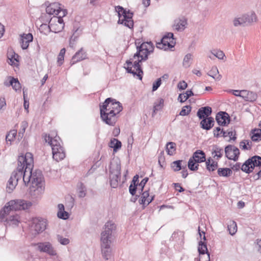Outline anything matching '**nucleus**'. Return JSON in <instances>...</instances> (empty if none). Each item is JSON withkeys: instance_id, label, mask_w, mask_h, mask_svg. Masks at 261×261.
I'll use <instances>...</instances> for the list:
<instances>
[{"instance_id": "1", "label": "nucleus", "mask_w": 261, "mask_h": 261, "mask_svg": "<svg viewBox=\"0 0 261 261\" xmlns=\"http://www.w3.org/2000/svg\"><path fill=\"white\" fill-rule=\"evenodd\" d=\"M34 166L33 155L31 152H27L24 155H21L18 158V166L16 170L14 171L12 176L17 183L19 179L22 177L23 181L27 185L28 184L27 177L28 170Z\"/></svg>"}, {"instance_id": "2", "label": "nucleus", "mask_w": 261, "mask_h": 261, "mask_svg": "<svg viewBox=\"0 0 261 261\" xmlns=\"http://www.w3.org/2000/svg\"><path fill=\"white\" fill-rule=\"evenodd\" d=\"M33 168L28 170L27 177L28 184L32 180V186L30 187V193L32 196L41 194L44 190V180L42 171L40 170L33 171Z\"/></svg>"}, {"instance_id": "3", "label": "nucleus", "mask_w": 261, "mask_h": 261, "mask_svg": "<svg viewBox=\"0 0 261 261\" xmlns=\"http://www.w3.org/2000/svg\"><path fill=\"white\" fill-rule=\"evenodd\" d=\"M31 205V202L24 200H11L0 211V219L3 220L7 214L10 215V213H16L17 211L27 210Z\"/></svg>"}, {"instance_id": "4", "label": "nucleus", "mask_w": 261, "mask_h": 261, "mask_svg": "<svg viewBox=\"0 0 261 261\" xmlns=\"http://www.w3.org/2000/svg\"><path fill=\"white\" fill-rule=\"evenodd\" d=\"M45 142H48V144L51 147L52 154L53 159L59 162L65 158V152L64 147L61 145L62 141L58 136H56L54 138L51 137L49 135L45 134L43 136Z\"/></svg>"}, {"instance_id": "5", "label": "nucleus", "mask_w": 261, "mask_h": 261, "mask_svg": "<svg viewBox=\"0 0 261 261\" xmlns=\"http://www.w3.org/2000/svg\"><path fill=\"white\" fill-rule=\"evenodd\" d=\"M261 167V156L254 155L249 158L242 164L241 170L246 173L249 174L253 172L255 167Z\"/></svg>"}, {"instance_id": "6", "label": "nucleus", "mask_w": 261, "mask_h": 261, "mask_svg": "<svg viewBox=\"0 0 261 261\" xmlns=\"http://www.w3.org/2000/svg\"><path fill=\"white\" fill-rule=\"evenodd\" d=\"M116 99L111 97L106 99L105 101L99 105L100 118L105 123L108 122L109 112L112 110V107L114 105V101Z\"/></svg>"}, {"instance_id": "7", "label": "nucleus", "mask_w": 261, "mask_h": 261, "mask_svg": "<svg viewBox=\"0 0 261 261\" xmlns=\"http://www.w3.org/2000/svg\"><path fill=\"white\" fill-rule=\"evenodd\" d=\"M104 229L101 233L100 241H112V237L116 233V225L112 221H109L105 224Z\"/></svg>"}, {"instance_id": "8", "label": "nucleus", "mask_w": 261, "mask_h": 261, "mask_svg": "<svg viewBox=\"0 0 261 261\" xmlns=\"http://www.w3.org/2000/svg\"><path fill=\"white\" fill-rule=\"evenodd\" d=\"M112 109L109 112L108 122L106 121L105 123L110 126H114L117 121V115L122 110L123 107L120 102L115 100Z\"/></svg>"}, {"instance_id": "9", "label": "nucleus", "mask_w": 261, "mask_h": 261, "mask_svg": "<svg viewBox=\"0 0 261 261\" xmlns=\"http://www.w3.org/2000/svg\"><path fill=\"white\" fill-rule=\"evenodd\" d=\"M154 45L153 43L150 42H143L140 45L137 46V52L134 54L133 58L141 56V55L146 56L148 58V55L153 53L154 50Z\"/></svg>"}, {"instance_id": "10", "label": "nucleus", "mask_w": 261, "mask_h": 261, "mask_svg": "<svg viewBox=\"0 0 261 261\" xmlns=\"http://www.w3.org/2000/svg\"><path fill=\"white\" fill-rule=\"evenodd\" d=\"M225 156L228 160L237 161L240 154L238 147L232 145H228L225 147Z\"/></svg>"}, {"instance_id": "11", "label": "nucleus", "mask_w": 261, "mask_h": 261, "mask_svg": "<svg viewBox=\"0 0 261 261\" xmlns=\"http://www.w3.org/2000/svg\"><path fill=\"white\" fill-rule=\"evenodd\" d=\"M216 120L218 125L225 126L229 124L230 118L226 112L220 111L216 114Z\"/></svg>"}, {"instance_id": "12", "label": "nucleus", "mask_w": 261, "mask_h": 261, "mask_svg": "<svg viewBox=\"0 0 261 261\" xmlns=\"http://www.w3.org/2000/svg\"><path fill=\"white\" fill-rule=\"evenodd\" d=\"M38 250L40 252H45L51 256L57 255L56 250L54 248L52 245L49 242L39 243L37 244Z\"/></svg>"}, {"instance_id": "13", "label": "nucleus", "mask_w": 261, "mask_h": 261, "mask_svg": "<svg viewBox=\"0 0 261 261\" xmlns=\"http://www.w3.org/2000/svg\"><path fill=\"white\" fill-rule=\"evenodd\" d=\"M115 10L118 13L119 19H120L121 17L123 16V18L121 19V21L133 20V13L131 12L129 10L127 11L120 6H116Z\"/></svg>"}, {"instance_id": "14", "label": "nucleus", "mask_w": 261, "mask_h": 261, "mask_svg": "<svg viewBox=\"0 0 261 261\" xmlns=\"http://www.w3.org/2000/svg\"><path fill=\"white\" fill-rule=\"evenodd\" d=\"M19 216L16 213H10V215L7 214L3 220L0 219L1 221L6 223L5 224L7 225H18L19 222Z\"/></svg>"}, {"instance_id": "15", "label": "nucleus", "mask_w": 261, "mask_h": 261, "mask_svg": "<svg viewBox=\"0 0 261 261\" xmlns=\"http://www.w3.org/2000/svg\"><path fill=\"white\" fill-rule=\"evenodd\" d=\"M111 243L112 241H101V249L102 256L107 260L109 259L111 255Z\"/></svg>"}, {"instance_id": "16", "label": "nucleus", "mask_w": 261, "mask_h": 261, "mask_svg": "<svg viewBox=\"0 0 261 261\" xmlns=\"http://www.w3.org/2000/svg\"><path fill=\"white\" fill-rule=\"evenodd\" d=\"M212 113V109L209 106H205L199 108L197 112V116L199 119L210 117Z\"/></svg>"}, {"instance_id": "17", "label": "nucleus", "mask_w": 261, "mask_h": 261, "mask_svg": "<svg viewBox=\"0 0 261 261\" xmlns=\"http://www.w3.org/2000/svg\"><path fill=\"white\" fill-rule=\"evenodd\" d=\"M87 53L83 49V48H81L73 56L70 62V64L71 65H73L78 62L87 59Z\"/></svg>"}, {"instance_id": "18", "label": "nucleus", "mask_w": 261, "mask_h": 261, "mask_svg": "<svg viewBox=\"0 0 261 261\" xmlns=\"http://www.w3.org/2000/svg\"><path fill=\"white\" fill-rule=\"evenodd\" d=\"M33 227L35 231L37 233H39L44 231L46 226V222L45 220L42 219H37L34 220L33 221Z\"/></svg>"}, {"instance_id": "19", "label": "nucleus", "mask_w": 261, "mask_h": 261, "mask_svg": "<svg viewBox=\"0 0 261 261\" xmlns=\"http://www.w3.org/2000/svg\"><path fill=\"white\" fill-rule=\"evenodd\" d=\"M198 251L199 254L204 255L205 256V260L210 261V255L207 250L206 243L205 241H200L198 243Z\"/></svg>"}, {"instance_id": "20", "label": "nucleus", "mask_w": 261, "mask_h": 261, "mask_svg": "<svg viewBox=\"0 0 261 261\" xmlns=\"http://www.w3.org/2000/svg\"><path fill=\"white\" fill-rule=\"evenodd\" d=\"M33 36L31 33L23 34L21 35L20 43L22 49H27L29 43L33 41Z\"/></svg>"}, {"instance_id": "21", "label": "nucleus", "mask_w": 261, "mask_h": 261, "mask_svg": "<svg viewBox=\"0 0 261 261\" xmlns=\"http://www.w3.org/2000/svg\"><path fill=\"white\" fill-rule=\"evenodd\" d=\"M214 119L212 117L203 119L200 122V127L206 130H210L214 126Z\"/></svg>"}, {"instance_id": "22", "label": "nucleus", "mask_w": 261, "mask_h": 261, "mask_svg": "<svg viewBox=\"0 0 261 261\" xmlns=\"http://www.w3.org/2000/svg\"><path fill=\"white\" fill-rule=\"evenodd\" d=\"M175 44V41L169 40H165V41H163L162 38L160 42L156 43V46L158 48L166 50L170 48L173 47Z\"/></svg>"}, {"instance_id": "23", "label": "nucleus", "mask_w": 261, "mask_h": 261, "mask_svg": "<svg viewBox=\"0 0 261 261\" xmlns=\"http://www.w3.org/2000/svg\"><path fill=\"white\" fill-rule=\"evenodd\" d=\"M242 97L247 101L254 102L257 98V94L252 91L243 90Z\"/></svg>"}, {"instance_id": "24", "label": "nucleus", "mask_w": 261, "mask_h": 261, "mask_svg": "<svg viewBox=\"0 0 261 261\" xmlns=\"http://www.w3.org/2000/svg\"><path fill=\"white\" fill-rule=\"evenodd\" d=\"M192 160H195L196 162L201 163L206 161L205 154L201 150H197L194 152L191 157Z\"/></svg>"}, {"instance_id": "25", "label": "nucleus", "mask_w": 261, "mask_h": 261, "mask_svg": "<svg viewBox=\"0 0 261 261\" xmlns=\"http://www.w3.org/2000/svg\"><path fill=\"white\" fill-rule=\"evenodd\" d=\"M187 24V19L182 17L181 18L175 20L173 27L176 30L182 31L185 30Z\"/></svg>"}, {"instance_id": "26", "label": "nucleus", "mask_w": 261, "mask_h": 261, "mask_svg": "<svg viewBox=\"0 0 261 261\" xmlns=\"http://www.w3.org/2000/svg\"><path fill=\"white\" fill-rule=\"evenodd\" d=\"M139 175L136 174L134 176L129 187V192L132 195H135L137 190L139 184Z\"/></svg>"}, {"instance_id": "27", "label": "nucleus", "mask_w": 261, "mask_h": 261, "mask_svg": "<svg viewBox=\"0 0 261 261\" xmlns=\"http://www.w3.org/2000/svg\"><path fill=\"white\" fill-rule=\"evenodd\" d=\"M206 169L209 172L215 171L218 167V163L217 161H215L211 157L208 158L205 161Z\"/></svg>"}, {"instance_id": "28", "label": "nucleus", "mask_w": 261, "mask_h": 261, "mask_svg": "<svg viewBox=\"0 0 261 261\" xmlns=\"http://www.w3.org/2000/svg\"><path fill=\"white\" fill-rule=\"evenodd\" d=\"M121 165L119 162H111L110 165V174L121 175Z\"/></svg>"}, {"instance_id": "29", "label": "nucleus", "mask_w": 261, "mask_h": 261, "mask_svg": "<svg viewBox=\"0 0 261 261\" xmlns=\"http://www.w3.org/2000/svg\"><path fill=\"white\" fill-rule=\"evenodd\" d=\"M58 207L59 209L57 213L58 217L63 220L68 219L69 217V214L65 211L64 205L63 204H59Z\"/></svg>"}, {"instance_id": "30", "label": "nucleus", "mask_w": 261, "mask_h": 261, "mask_svg": "<svg viewBox=\"0 0 261 261\" xmlns=\"http://www.w3.org/2000/svg\"><path fill=\"white\" fill-rule=\"evenodd\" d=\"M136 68L137 72L132 70V67L128 66L125 68L127 72L129 73H132L134 75V76L137 75L139 79L141 80L142 79V74H143V71L141 68V66L139 67H134Z\"/></svg>"}, {"instance_id": "31", "label": "nucleus", "mask_w": 261, "mask_h": 261, "mask_svg": "<svg viewBox=\"0 0 261 261\" xmlns=\"http://www.w3.org/2000/svg\"><path fill=\"white\" fill-rule=\"evenodd\" d=\"M164 100L162 98H159L155 102H154L153 112L152 113V117H154L158 111L162 109L164 107Z\"/></svg>"}, {"instance_id": "32", "label": "nucleus", "mask_w": 261, "mask_h": 261, "mask_svg": "<svg viewBox=\"0 0 261 261\" xmlns=\"http://www.w3.org/2000/svg\"><path fill=\"white\" fill-rule=\"evenodd\" d=\"M251 140L254 142H258L261 140V129L254 128L250 133Z\"/></svg>"}, {"instance_id": "33", "label": "nucleus", "mask_w": 261, "mask_h": 261, "mask_svg": "<svg viewBox=\"0 0 261 261\" xmlns=\"http://www.w3.org/2000/svg\"><path fill=\"white\" fill-rule=\"evenodd\" d=\"M212 153L214 155L213 158H215L217 157L216 159L219 160L223 155V149L218 145H215L213 146Z\"/></svg>"}, {"instance_id": "34", "label": "nucleus", "mask_w": 261, "mask_h": 261, "mask_svg": "<svg viewBox=\"0 0 261 261\" xmlns=\"http://www.w3.org/2000/svg\"><path fill=\"white\" fill-rule=\"evenodd\" d=\"M49 22L51 32L57 33L61 32L63 30L62 24H59L56 22H55L53 18L50 19Z\"/></svg>"}, {"instance_id": "35", "label": "nucleus", "mask_w": 261, "mask_h": 261, "mask_svg": "<svg viewBox=\"0 0 261 261\" xmlns=\"http://www.w3.org/2000/svg\"><path fill=\"white\" fill-rule=\"evenodd\" d=\"M109 146L113 149L114 152H117L121 147L122 144L118 139L113 138L110 140Z\"/></svg>"}, {"instance_id": "36", "label": "nucleus", "mask_w": 261, "mask_h": 261, "mask_svg": "<svg viewBox=\"0 0 261 261\" xmlns=\"http://www.w3.org/2000/svg\"><path fill=\"white\" fill-rule=\"evenodd\" d=\"M217 173L219 176L228 177L231 175L232 171L229 168H219L218 169Z\"/></svg>"}, {"instance_id": "37", "label": "nucleus", "mask_w": 261, "mask_h": 261, "mask_svg": "<svg viewBox=\"0 0 261 261\" xmlns=\"http://www.w3.org/2000/svg\"><path fill=\"white\" fill-rule=\"evenodd\" d=\"M242 17L245 24L246 23H252L253 21H255L256 19V16L254 13L244 14L242 16Z\"/></svg>"}, {"instance_id": "38", "label": "nucleus", "mask_w": 261, "mask_h": 261, "mask_svg": "<svg viewBox=\"0 0 261 261\" xmlns=\"http://www.w3.org/2000/svg\"><path fill=\"white\" fill-rule=\"evenodd\" d=\"M194 93L192 90H188L185 93L179 94L178 96V100L182 103L186 101L189 97L194 95Z\"/></svg>"}, {"instance_id": "39", "label": "nucleus", "mask_w": 261, "mask_h": 261, "mask_svg": "<svg viewBox=\"0 0 261 261\" xmlns=\"http://www.w3.org/2000/svg\"><path fill=\"white\" fill-rule=\"evenodd\" d=\"M110 185L112 188H116L118 185V182L120 180V175L110 174Z\"/></svg>"}, {"instance_id": "40", "label": "nucleus", "mask_w": 261, "mask_h": 261, "mask_svg": "<svg viewBox=\"0 0 261 261\" xmlns=\"http://www.w3.org/2000/svg\"><path fill=\"white\" fill-rule=\"evenodd\" d=\"M182 160L175 161L171 164V168L175 172L178 171L181 169H185L186 168V165L185 166H182Z\"/></svg>"}, {"instance_id": "41", "label": "nucleus", "mask_w": 261, "mask_h": 261, "mask_svg": "<svg viewBox=\"0 0 261 261\" xmlns=\"http://www.w3.org/2000/svg\"><path fill=\"white\" fill-rule=\"evenodd\" d=\"M17 185V181H15V180L11 176L7 183V191L9 193H11L15 188Z\"/></svg>"}, {"instance_id": "42", "label": "nucleus", "mask_w": 261, "mask_h": 261, "mask_svg": "<svg viewBox=\"0 0 261 261\" xmlns=\"http://www.w3.org/2000/svg\"><path fill=\"white\" fill-rule=\"evenodd\" d=\"M139 193L141 195V198L139 200V203L140 204L142 205V207H143L144 205L146 204L147 198L149 197V190L143 191L142 192H140Z\"/></svg>"}, {"instance_id": "43", "label": "nucleus", "mask_w": 261, "mask_h": 261, "mask_svg": "<svg viewBox=\"0 0 261 261\" xmlns=\"http://www.w3.org/2000/svg\"><path fill=\"white\" fill-rule=\"evenodd\" d=\"M166 149L168 154L172 155L175 153L176 144L172 142H168L166 145Z\"/></svg>"}, {"instance_id": "44", "label": "nucleus", "mask_w": 261, "mask_h": 261, "mask_svg": "<svg viewBox=\"0 0 261 261\" xmlns=\"http://www.w3.org/2000/svg\"><path fill=\"white\" fill-rule=\"evenodd\" d=\"M199 163L196 162L195 160L190 158L188 162V167L189 169L192 171H197L198 169Z\"/></svg>"}, {"instance_id": "45", "label": "nucleus", "mask_w": 261, "mask_h": 261, "mask_svg": "<svg viewBox=\"0 0 261 261\" xmlns=\"http://www.w3.org/2000/svg\"><path fill=\"white\" fill-rule=\"evenodd\" d=\"M17 135V130L15 129L11 130L9 133L6 136V141L7 143L8 144V142H11L15 138ZM11 143H9L11 145Z\"/></svg>"}, {"instance_id": "46", "label": "nucleus", "mask_w": 261, "mask_h": 261, "mask_svg": "<svg viewBox=\"0 0 261 261\" xmlns=\"http://www.w3.org/2000/svg\"><path fill=\"white\" fill-rule=\"evenodd\" d=\"M228 230L231 236L234 235L237 231V223L234 221H230L229 224L228 225Z\"/></svg>"}, {"instance_id": "47", "label": "nucleus", "mask_w": 261, "mask_h": 261, "mask_svg": "<svg viewBox=\"0 0 261 261\" xmlns=\"http://www.w3.org/2000/svg\"><path fill=\"white\" fill-rule=\"evenodd\" d=\"M28 123L26 121H23L20 124V128L18 134V138L21 139L25 133L26 128L28 127Z\"/></svg>"}, {"instance_id": "48", "label": "nucleus", "mask_w": 261, "mask_h": 261, "mask_svg": "<svg viewBox=\"0 0 261 261\" xmlns=\"http://www.w3.org/2000/svg\"><path fill=\"white\" fill-rule=\"evenodd\" d=\"M218 73H219V71H218V69L217 67L216 66H214L212 68L211 70L209 71V72L207 73V74L214 79H216V80H220L221 78V75L220 74L218 75V77L215 78V76Z\"/></svg>"}, {"instance_id": "49", "label": "nucleus", "mask_w": 261, "mask_h": 261, "mask_svg": "<svg viewBox=\"0 0 261 261\" xmlns=\"http://www.w3.org/2000/svg\"><path fill=\"white\" fill-rule=\"evenodd\" d=\"M79 29H76V30L73 33L72 36L71 37L69 42L70 46H72L74 45V42L76 41L80 34L81 33V32L79 33ZM80 32H81V30H80Z\"/></svg>"}, {"instance_id": "50", "label": "nucleus", "mask_w": 261, "mask_h": 261, "mask_svg": "<svg viewBox=\"0 0 261 261\" xmlns=\"http://www.w3.org/2000/svg\"><path fill=\"white\" fill-rule=\"evenodd\" d=\"M39 30L41 33H43L45 35H47L51 32L49 24L48 25L44 23L42 24L40 26Z\"/></svg>"}, {"instance_id": "51", "label": "nucleus", "mask_w": 261, "mask_h": 261, "mask_svg": "<svg viewBox=\"0 0 261 261\" xmlns=\"http://www.w3.org/2000/svg\"><path fill=\"white\" fill-rule=\"evenodd\" d=\"M192 107L190 105H187L182 107L179 115L180 116H187L189 115L191 111Z\"/></svg>"}, {"instance_id": "52", "label": "nucleus", "mask_w": 261, "mask_h": 261, "mask_svg": "<svg viewBox=\"0 0 261 261\" xmlns=\"http://www.w3.org/2000/svg\"><path fill=\"white\" fill-rule=\"evenodd\" d=\"M66 52V49L65 48H63L60 50V53L58 57V64L59 66H61L64 61V57Z\"/></svg>"}, {"instance_id": "53", "label": "nucleus", "mask_w": 261, "mask_h": 261, "mask_svg": "<svg viewBox=\"0 0 261 261\" xmlns=\"http://www.w3.org/2000/svg\"><path fill=\"white\" fill-rule=\"evenodd\" d=\"M55 5H49L48 6H47L46 8V12L47 14L51 15L54 14L56 15L59 14V12L57 10H55L53 7H55Z\"/></svg>"}, {"instance_id": "54", "label": "nucleus", "mask_w": 261, "mask_h": 261, "mask_svg": "<svg viewBox=\"0 0 261 261\" xmlns=\"http://www.w3.org/2000/svg\"><path fill=\"white\" fill-rule=\"evenodd\" d=\"M148 177H145L141 180V181L140 183H139L137 187V189L138 190L139 192H142V191L144 190V187L146 183L148 182Z\"/></svg>"}, {"instance_id": "55", "label": "nucleus", "mask_w": 261, "mask_h": 261, "mask_svg": "<svg viewBox=\"0 0 261 261\" xmlns=\"http://www.w3.org/2000/svg\"><path fill=\"white\" fill-rule=\"evenodd\" d=\"M211 53L219 59H223L225 55L224 53L220 50L214 49L211 51Z\"/></svg>"}, {"instance_id": "56", "label": "nucleus", "mask_w": 261, "mask_h": 261, "mask_svg": "<svg viewBox=\"0 0 261 261\" xmlns=\"http://www.w3.org/2000/svg\"><path fill=\"white\" fill-rule=\"evenodd\" d=\"M118 23L123 24L124 26L127 27L129 29H132L134 27L133 20H127L124 21H121V19H119L118 20Z\"/></svg>"}, {"instance_id": "57", "label": "nucleus", "mask_w": 261, "mask_h": 261, "mask_svg": "<svg viewBox=\"0 0 261 261\" xmlns=\"http://www.w3.org/2000/svg\"><path fill=\"white\" fill-rule=\"evenodd\" d=\"M192 59V55L191 54H187L183 60V66L188 68L190 66V61Z\"/></svg>"}, {"instance_id": "58", "label": "nucleus", "mask_w": 261, "mask_h": 261, "mask_svg": "<svg viewBox=\"0 0 261 261\" xmlns=\"http://www.w3.org/2000/svg\"><path fill=\"white\" fill-rule=\"evenodd\" d=\"M138 58H141L140 59H138L137 61H136L133 63V67H139L141 66L140 63L142 61H145L148 59V57L146 56H143V55H141V56H139Z\"/></svg>"}, {"instance_id": "59", "label": "nucleus", "mask_w": 261, "mask_h": 261, "mask_svg": "<svg viewBox=\"0 0 261 261\" xmlns=\"http://www.w3.org/2000/svg\"><path fill=\"white\" fill-rule=\"evenodd\" d=\"M13 84L12 85V87L13 89L17 91L18 90H20L21 89V84L19 83L18 79L17 78H13Z\"/></svg>"}, {"instance_id": "60", "label": "nucleus", "mask_w": 261, "mask_h": 261, "mask_svg": "<svg viewBox=\"0 0 261 261\" xmlns=\"http://www.w3.org/2000/svg\"><path fill=\"white\" fill-rule=\"evenodd\" d=\"M18 57V55L15 54L14 53V54L11 55L10 57L9 56H8V58L9 60V61H8L9 64L11 65H13V64H14V61L18 62V60H17Z\"/></svg>"}, {"instance_id": "61", "label": "nucleus", "mask_w": 261, "mask_h": 261, "mask_svg": "<svg viewBox=\"0 0 261 261\" xmlns=\"http://www.w3.org/2000/svg\"><path fill=\"white\" fill-rule=\"evenodd\" d=\"M58 241L62 244L64 245H67L69 243V240L67 238H63L60 235L57 236Z\"/></svg>"}, {"instance_id": "62", "label": "nucleus", "mask_w": 261, "mask_h": 261, "mask_svg": "<svg viewBox=\"0 0 261 261\" xmlns=\"http://www.w3.org/2000/svg\"><path fill=\"white\" fill-rule=\"evenodd\" d=\"M162 83L161 78L158 79L154 82L153 83L152 90V91H156L159 87L161 86Z\"/></svg>"}, {"instance_id": "63", "label": "nucleus", "mask_w": 261, "mask_h": 261, "mask_svg": "<svg viewBox=\"0 0 261 261\" xmlns=\"http://www.w3.org/2000/svg\"><path fill=\"white\" fill-rule=\"evenodd\" d=\"M233 25L235 27H238L239 25H244V21H243L242 17L240 18H236L233 21Z\"/></svg>"}, {"instance_id": "64", "label": "nucleus", "mask_w": 261, "mask_h": 261, "mask_svg": "<svg viewBox=\"0 0 261 261\" xmlns=\"http://www.w3.org/2000/svg\"><path fill=\"white\" fill-rule=\"evenodd\" d=\"M54 20L55 22H56L57 23L59 24H62L63 29H64L65 24L64 23V20L63 19V18L62 16H54L53 18H52Z\"/></svg>"}]
</instances>
